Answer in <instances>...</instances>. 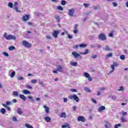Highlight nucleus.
I'll list each match as a JSON object with an SVG mask.
<instances>
[{
	"instance_id": "obj_1",
	"label": "nucleus",
	"mask_w": 128,
	"mask_h": 128,
	"mask_svg": "<svg viewBox=\"0 0 128 128\" xmlns=\"http://www.w3.org/2000/svg\"><path fill=\"white\" fill-rule=\"evenodd\" d=\"M4 36L6 40H14L16 39V38L12 34H8V33L6 32L4 34Z\"/></svg>"
},
{
	"instance_id": "obj_2",
	"label": "nucleus",
	"mask_w": 128,
	"mask_h": 128,
	"mask_svg": "<svg viewBox=\"0 0 128 128\" xmlns=\"http://www.w3.org/2000/svg\"><path fill=\"white\" fill-rule=\"evenodd\" d=\"M68 98H70V100H72L73 98L77 102H78L80 101V98H78V96L76 94H74L73 96L71 95L69 96Z\"/></svg>"
},
{
	"instance_id": "obj_3",
	"label": "nucleus",
	"mask_w": 128,
	"mask_h": 128,
	"mask_svg": "<svg viewBox=\"0 0 128 128\" xmlns=\"http://www.w3.org/2000/svg\"><path fill=\"white\" fill-rule=\"evenodd\" d=\"M98 40H106V36L104 34H100L98 36Z\"/></svg>"
},
{
	"instance_id": "obj_4",
	"label": "nucleus",
	"mask_w": 128,
	"mask_h": 128,
	"mask_svg": "<svg viewBox=\"0 0 128 128\" xmlns=\"http://www.w3.org/2000/svg\"><path fill=\"white\" fill-rule=\"evenodd\" d=\"M22 44L24 46L25 48H30L32 46V44L26 40L22 41Z\"/></svg>"
},
{
	"instance_id": "obj_5",
	"label": "nucleus",
	"mask_w": 128,
	"mask_h": 128,
	"mask_svg": "<svg viewBox=\"0 0 128 128\" xmlns=\"http://www.w3.org/2000/svg\"><path fill=\"white\" fill-rule=\"evenodd\" d=\"M30 20V15L26 14L23 16L22 18V20L24 22H26V20Z\"/></svg>"
},
{
	"instance_id": "obj_6",
	"label": "nucleus",
	"mask_w": 128,
	"mask_h": 128,
	"mask_svg": "<svg viewBox=\"0 0 128 128\" xmlns=\"http://www.w3.org/2000/svg\"><path fill=\"white\" fill-rule=\"evenodd\" d=\"M74 9L71 8L68 10V14L70 16H74Z\"/></svg>"
},
{
	"instance_id": "obj_7",
	"label": "nucleus",
	"mask_w": 128,
	"mask_h": 128,
	"mask_svg": "<svg viewBox=\"0 0 128 128\" xmlns=\"http://www.w3.org/2000/svg\"><path fill=\"white\" fill-rule=\"evenodd\" d=\"M78 122H86V118H84V116H78Z\"/></svg>"
},
{
	"instance_id": "obj_8",
	"label": "nucleus",
	"mask_w": 128,
	"mask_h": 128,
	"mask_svg": "<svg viewBox=\"0 0 128 128\" xmlns=\"http://www.w3.org/2000/svg\"><path fill=\"white\" fill-rule=\"evenodd\" d=\"M72 56H74V58H78L80 56V54L76 52H72Z\"/></svg>"
},
{
	"instance_id": "obj_9",
	"label": "nucleus",
	"mask_w": 128,
	"mask_h": 128,
	"mask_svg": "<svg viewBox=\"0 0 128 128\" xmlns=\"http://www.w3.org/2000/svg\"><path fill=\"white\" fill-rule=\"evenodd\" d=\"M58 31L54 30L52 33V36L55 38H58Z\"/></svg>"
},
{
	"instance_id": "obj_10",
	"label": "nucleus",
	"mask_w": 128,
	"mask_h": 128,
	"mask_svg": "<svg viewBox=\"0 0 128 128\" xmlns=\"http://www.w3.org/2000/svg\"><path fill=\"white\" fill-rule=\"evenodd\" d=\"M22 92L24 94H30V92L26 90H23Z\"/></svg>"
},
{
	"instance_id": "obj_11",
	"label": "nucleus",
	"mask_w": 128,
	"mask_h": 128,
	"mask_svg": "<svg viewBox=\"0 0 128 128\" xmlns=\"http://www.w3.org/2000/svg\"><path fill=\"white\" fill-rule=\"evenodd\" d=\"M19 97L24 102H26V96L24 95L20 94L19 96Z\"/></svg>"
},
{
	"instance_id": "obj_12",
	"label": "nucleus",
	"mask_w": 128,
	"mask_h": 128,
	"mask_svg": "<svg viewBox=\"0 0 128 128\" xmlns=\"http://www.w3.org/2000/svg\"><path fill=\"white\" fill-rule=\"evenodd\" d=\"M57 72H62V67L60 65H58V66L57 69H56Z\"/></svg>"
},
{
	"instance_id": "obj_13",
	"label": "nucleus",
	"mask_w": 128,
	"mask_h": 128,
	"mask_svg": "<svg viewBox=\"0 0 128 128\" xmlns=\"http://www.w3.org/2000/svg\"><path fill=\"white\" fill-rule=\"evenodd\" d=\"M60 118H66V114L64 112H62L60 115Z\"/></svg>"
},
{
	"instance_id": "obj_14",
	"label": "nucleus",
	"mask_w": 128,
	"mask_h": 128,
	"mask_svg": "<svg viewBox=\"0 0 128 128\" xmlns=\"http://www.w3.org/2000/svg\"><path fill=\"white\" fill-rule=\"evenodd\" d=\"M106 110V106H101L98 108V112H102V110Z\"/></svg>"
},
{
	"instance_id": "obj_15",
	"label": "nucleus",
	"mask_w": 128,
	"mask_h": 128,
	"mask_svg": "<svg viewBox=\"0 0 128 128\" xmlns=\"http://www.w3.org/2000/svg\"><path fill=\"white\" fill-rule=\"evenodd\" d=\"M44 120L46 122H50V116H46L44 118Z\"/></svg>"
},
{
	"instance_id": "obj_16",
	"label": "nucleus",
	"mask_w": 128,
	"mask_h": 128,
	"mask_svg": "<svg viewBox=\"0 0 128 128\" xmlns=\"http://www.w3.org/2000/svg\"><path fill=\"white\" fill-rule=\"evenodd\" d=\"M54 18L56 20V22H60V16H58V15H56L54 16Z\"/></svg>"
},
{
	"instance_id": "obj_17",
	"label": "nucleus",
	"mask_w": 128,
	"mask_h": 128,
	"mask_svg": "<svg viewBox=\"0 0 128 128\" xmlns=\"http://www.w3.org/2000/svg\"><path fill=\"white\" fill-rule=\"evenodd\" d=\"M44 108H45V112L46 114H48V112H50V108L46 106H44Z\"/></svg>"
},
{
	"instance_id": "obj_18",
	"label": "nucleus",
	"mask_w": 128,
	"mask_h": 128,
	"mask_svg": "<svg viewBox=\"0 0 128 128\" xmlns=\"http://www.w3.org/2000/svg\"><path fill=\"white\" fill-rule=\"evenodd\" d=\"M70 66H78V62H70Z\"/></svg>"
},
{
	"instance_id": "obj_19",
	"label": "nucleus",
	"mask_w": 128,
	"mask_h": 128,
	"mask_svg": "<svg viewBox=\"0 0 128 128\" xmlns=\"http://www.w3.org/2000/svg\"><path fill=\"white\" fill-rule=\"evenodd\" d=\"M88 50L86 49V50H85L84 52H80V54H88Z\"/></svg>"
},
{
	"instance_id": "obj_20",
	"label": "nucleus",
	"mask_w": 128,
	"mask_h": 128,
	"mask_svg": "<svg viewBox=\"0 0 128 128\" xmlns=\"http://www.w3.org/2000/svg\"><path fill=\"white\" fill-rule=\"evenodd\" d=\"M23 112L22 110V109L20 108H18V114H23Z\"/></svg>"
},
{
	"instance_id": "obj_21",
	"label": "nucleus",
	"mask_w": 128,
	"mask_h": 128,
	"mask_svg": "<svg viewBox=\"0 0 128 128\" xmlns=\"http://www.w3.org/2000/svg\"><path fill=\"white\" fill-rule=\"evenodd\" d=\"M84 76H85V78H88L89 76H90V74L86 72H84Z\"/></svg>"
},
{
	"instance_id": "obj_22",
	"label": "nucleus",
	"mask_w": 128,
	"mask_h": 128,
	"mask_svg": "<svg viewBox=\"0 0 128 128\" xmlns=\"http://www.w3.org/2000/svg\"><path fill=\"white\" fill-rule=\"evenodd\" d=\"M28 98L30 100H31V102H32V104H34V98H32V96H28Z\"/></svg>"
},
{
	"instance_id": "obj_23",
	"label": "nucleus",
	"mask_w": 128,
	"mask_h": 128,
	"mask_svg": "<svg viewBox=\"0 0 128 128\" xmlns=\"http://www.w3.org/2000/svg\"><path fill=\"white\" fill-rule=\"evenodd\" d=\"M12 94V96H18V92L16 91L13 92Z\"/></svg>"
},
{
	"instance_id": "obj_24",
	"label": "nucleus",
	"mask_w": 128,
	"mask_h": 128,
	"mask_svg": "<svg viewBox=\"0 0 128 128\" xmlns=\"http://www.w3.org/2000/svg\"><path fill=\"white\" fill-rule=\"evenodd\" d=\"M25 126L26 128H34L31 125L28 124H25Z\"/></svg>"
},
{
	"instance_id": "obj_25",
	"label": "nucleus",
	"mask_w": 128,
	"mask_h": 128,
	"mask_svg": "<svg viewBox=\"0 0 128 128\" xmlns=\"http://www.w3.org/2000/svg\"><path fill=\"white\" fill-rule=\"evenodd\" d=\"M0 112H2V114H6V109L4 108H2L0 110Z\"/></svg>"
},
{
	"instance_id": "obj_26",
	"label": "nucleus",
	"mask_w": 128,
	"mask_h": 128,
	"mask_svg": "<svg viewBox=\"0 0 128 128\" xmlns=\"http://www.w3.org/2000/svg\"><path fill=\"white\" fill-rule=\"evenodd\" d=\"M16 76V72L13 71V72L11 73V74H10V78H14V76Z\"/></svg>"
},
{
	"instance_id": "obj_27",
	"label": "nucleus",
	"mask_w": 128,
	"mask_h": 128,
	"mask_svg": "<svg viewBox=\"0 0 128 128\" xmlns=\"http://www.w3.org/2000/svg\"><path fill=\"white\" fill-rule=\"evenodd\" d=\"M84 90H86V92H91L90 90V88L88 87H84Z\"/></svg>"
},
{
	"instance_id": "obj_28",
	"label": "nucleus",
	"mask_w": 128,
	"mask_h": 128,
	"mask_svg": "<svg viewBox=\"0 0 128 128\" xmlns=\"http://www.w3.org/2000/svg\"><path fill=\"white\" fill-rule=\"evenodd\" d=\"M9 50H16V47L14 46H11L8 48Z\"/></svg>"
},
{
	"instance_id": "obj_29",
	"label": "nucleus",
	"mask_w": 128,
	"mask_h": 128,
	"mask_svg": "<svg viewBox=\"0 0 128 128\" xmlns=\"http://www.w3.org/2000/svg\"><path fill=\"white\" fill-rule=\"evenodd\" d=\"M111 56H112V54L109 53L108 54L106 55V58H110Z\"/></svg>"
},
{
	"instance_id": "obj_30",
	"label": "nucleus",
	"mask_w": 128,
	"mask_h": 128,
	"mask_svg": "<svg viewBox=\"0 0 128 128\" xmlns=\"http://www.w3.org/2000/svg\"><path fill=\"white\" fill-rule=\"evenodd\" d=\"M26 88H28V90H32V87L30 85H26Z\"/></svg>"
},
{
	"instance_id": "obj_31",
	"label": "nucleus",
	"mask_w": 128,
	"mask_h": 128,
	"mask_svg": "<svg viewBox=\"0 0 128 128\" xmlns=\"http://www.w3.org/2000/svg\"><path fill=\"white\" fill-rule=\"evenodd\" d=\"M105 50H106L107 52H110V46H106Z\"/></svg>"
},
{
	"instance_id": "obj_32",
	"label": "nucleus",
	"mask_w": 128,
	"mask_h": 128,
	"mask_svg": "<svg viewBox=\"0 0 128 128\" xmlns=\"http://www.w3.org/2000/svg\"><path fill=\"white\" fill-rule=\"evenodd\" d=\"M66 2L64 0H62L61 1V4L62 6H66Z\"/></svg>"
},
{
	"instance_id": "obj_33",
	"label": "nucleus",
	"mask_w": 128,
	"mask_h": 128,
	"mask_svg": "<svg viewBox=\"0 0 128 128\" xmlns=\"http://www.w3.org/2000/svg\"><path fill=\"white\" fill-rule=\"evenodd\" d=\"M79 46H80V48H86V44H80L79 45Z\"/></svg>"
},
{
	"instance_id": "obj_34",
	"label": "nucleus",
	"mask_w": 128,
	"mask_h": 128,
	"mask_svg": "<svg viewBox=\"0 0 128 128\" xmlns=\"http://www.w3.org/2000/svg\"><path fill=\"white\" fill-rule=\"evenodd\" d=\"M57 10H64V8L62 6H58Z\"/></svg>"
},
{
	"instance_id": "obj_35",
	"label": "nucleus",
	"mask_w": 128,
	"mask_h": 128,
	"mask_svg": "<svg viewBox=\"0 0 128 128\" xmlns=\"http://www.w3.org/2000/svg\"><path fill=\"white\" fill-rule=\"evenodd\" d=\"M121 122H126V120L124 118V117L121 118Z\"/></svg>"
},
{
	"instance_id": "obj_36",
	"label": "nucleus",
	"mask_w": 128,
	"mask_h": 128,
	"mask_svg": "<svg viewBox=\"0 0 128 128\" xmlns=\"http://www.w3.org/2000/svg\"><path fill=\"white\" fill-rule=\"evenodd\" d=\"M31 82L32 84H36V82H38V80L36 79L32 80Z\"/></svg>"
},
{
	"instance_id": "obj_37",
	"label": "nucleus",
	"mask_w": 128,
	"mask_h": 128,
	"mask_svg": "<svg viewBox=\"0 0 128 128\" xmlns=\"http://www.w3.org/2000/svg\"><path fill=\"white\" fill-rule=\"evenodd\" d=\"M39 84L42 86V87L44 86V82H42L41 80L39 81Z\"/></svg>"
},
{
	"instance_id": "obj_38",
	"label": "nucleus",
	"mask_w": 128,
	"mask_h": 128,
	"mask_svg": "<svg viewBox=\"0 0 128 128\" xmlns=\"http://www.w3.org/2000/svg\"><path fill=\"white\" fill-rule=\"evenodd\" d=\"M120 126H122V125L120 124H118L114 126V128H120Z\"/></svg>"
},
{
	"instance_id": "obj_39",
	"label": "nucleus",
	"mask_w": 128,
	"mask_h": 128,
	"mask_svg": "<svg viewBox=\"0 0 128 128\" xmlns=\"http://www.w3.org/2000/svg\"><path fill=\"white\" fill-rule=\"evenodd\" d=\"M120 60H124L126 58V56L124 54H122L120 56Z\"/></svg>"
},
{
	"instance_id": "obj_40",
	"label": "nucleus",
	"mask_w": 128,
	"mask_h": 128,
	"mask_svg": "<svg viewBox=\"0 0 128 128\" xmlns=\"http://www.w3.org/2000/svg\"><path fill=\"white\" fill-rule=\"evenodd\" d=\"M84 8H88V6H90V4L84 3Z\"/></svg>"
},
{
	"instance_id": "obj_41",
	"label": "nucleus",
	"mask_w": 128,
	"mask_h": 128,
	"mask_svg": "<svg viewBox=\"0 0 128 128\" xmlns=\"http://www.w3.org/2000/svg\"><path fill=\"white\" fill-rule=\"evenodd\" d=\"M111 98H112L114 100H116V96H111Z\"/></svg>"
},
{
	"instance_id": "obj_42",
	"label": "nucleus",
	"mask_w": 128,
	"mask_h": 128,
	"mask_svg": "<svg viewBox=\"0 0 128 128\" xmlns=\"http://www.w3.org/2000/svg\"><path fill=\"white\" fill-rule=\"evenodd\" d=\"M109 36L110 38H112V36H114V32H111L109 34Z\"/></svg>"
},
{
	"instance_id": "obj_43",
	"label": "nucleus",
	"mask_w": 128,
	"mask_h": 128,
	"mask_svg": "<svg viewBox=\"0 0 128 128\" xmlns=\"http://www.w3.org/2000/svg\"><path fill=\"white\" fill-rule=\"evenodd\" d=\"M2 54H4V56H8V54L6 53V52H3Z\"/></svg>"
},
{
	"instance_id": "obj_44",
	"label": "nucleus",
	"mask_w": 128,
	"mask_h": 128,
	"mask_svg": "<svg viewBox=\"0 0 128 128\" xmlns=\"http://www.w3.org/2000/svg\"><path fill=\"white\" fill-rule=\"evenodd\" d=\"M128 113L124 110L122 111V116H126Z\"/></svg>"
},
{
	"instance_id": "obj_45",
	"label": "nucleus",
	"mask_w": 128,
	"mask_h": 128,
	"mask_svg": "<svg viewBox=\"0 0 128 128\" xmlns=\"http://www.w3.org/2000/svg\"><path fill=\"white\" fill-rule=\"evenodd\" d=\"M98 58L97 55H93L91 56V58H93L94 60L95 58Z\"/></svg>"
},
{
	"instance_id": "obj_46",
	"label": "nucleus",
	"mask_w": 128,
	"mask_h": 128,
	"mask_svg": "<svg viewBox=\"0 0 128 128\" xmlns=\"http://www.w3.org/2000/svg\"><path fill=\"white\" fill-rule=\"evenodd\" d=\"M14 10L16 12H20V10H18V7H16Z\"/></svg>"
},
{
	"instance_id": "obj_47",
	"label": "nucleus",
	"mask_w": 128,
	"mask_h": 128,
	"mask_svg": "<svg viewBox=\"0 0 128 128\" xmlns=\"http://www.w3.org/2000/svg\"><path fill=\"white\" fill-rule=\"evenodd\" d=\"M8 6L9 8H12V2H9L8 4Z\"/></svg>"
},
{
	"instance_id": "obj_48",
	"label": "nucleus",
	"mask_w": 128,
	"mask_h": 128,
	"mask_svg": "<svg viewBox=\"0 0 128 128\" xmlns=\"http://www.w3.org/2000/svg\"><path fill=\"white\" fill-rule=\"evenodd\" d=\"M78 24H76L74 26V30H78Z\"/></svg>"
},
{
	"instance_id": "obj_49",
	"label": "nucleus",
	"mask_w": 128,
	"mask_h": 128,
	"mask_svg": "<svg viewBox=\"0 0 128 128\" xmlns=\"http://www.w3.org/2000/svg\"><path fill=\"white\" fill-rule=\"evenodd\" d=\"M46 38H47V40H52V37L50 36H47Z\"/></svg>"
},
{
	"instance_id": "obj_50",
	"label": "nucleus",
	"mask_w": 128,
	"mask_h": 128,
	"mask_svg": "<svg viewBox=\"0 0 128 128\" xmlns=\"http://www.w3.org/2000/svg\"><path fill=\"white\" fill-rule=\"evenodd\" d=\"M100 90H102V91L106 90V88H104V87H102V88H100Z\"/></svg>"
},
{
	"instance_id": "obj_51",
	"label": "nucleus",
	"mask_w": 128,
	"mask_h": 128,
	"mask_svg": "<svg viewBox=\"0 0 128 128\" xmlns=\"http://www.w3.org/2000/svg\"><path fill=\"white\" fill-rule=\"evenodd\" d=\"M6 106H10V104H12V102H6Z\"/></svg>"
},
{
	"instance_id": "obj_52",
	"label": "nucleus",
	"mask_w": 128,
	"mask_h": 128,
	"mask_svg": "<svg viewBox=\"0 0 128 128\" xmlns=\"http://www.w3.org/2000/svg\"><path fill=\"white\" fill-rule=\"evenodd\" d=\"M24 80V77L20 76L18 78V80Z\"/></svg>"
},
{
	"instance_id": "obj_53",
	"label": "nucleus",
	"mask_w": 128,
	"mask_h": 128,
	"mask_svg": "<svg viewBox=\"0 0 128 128\" xmlns=\"http://www.w3.org/2000/svg\"><path fill=\"white\" fill-rule=\"evenodd\" d=\"M68 124L62 126V128H68Z\"/></svg>"
},
{
	"instance_id": "obj_54",
	"label": "nucleus",
	"mask_w": 128,
	"mask_h": 128,
	"mask_svg": "<svg viewBox=\"0 0 128 128\" xmlns=\"http://www.w3.org/2000/svg\"><path fill=\"white\" fill-rule=\"evenodd\" d=\"M113 66H118V64L116 62H114Z\"/></svg>"
},
{
	"instance_id": "obj_55",
	"label": "nucleus",
	"mask_w": 128,
	"mask_h": 128,
	"mask_svg": "<svg viewBox=\"0 0 128 128\" xmlns=\"http://www.w3.org/2000/svg\"><path fill=\"white\" fill-rule=\"evenodd\" d=\"M112 4H113L114 6H118V4L116 2H114L112 3Z\"/></svg>"
},
{
	"instance_id": "obj_56",
	"label": "nucleus",
	"mask_w": 128,
	"mask_h": 128,
	"mask_svg": "<svg viewBox=\"0 0 128 128\" xmlns=\"http://www.w3.org/2000/svg\"><path fill=\"white\" fill-rule=\"evenodd\" d=\"M68 38H70V40L72 39V36L68 34Z\"/></svg>"
},
{
	"instance_id": "obj_57",
	"label": "nucleus",
	"mask_w": 128,
	"mask_h": 128,
	"mask_svg": "<svg viewBox=\"0 0 128 128\" xmlns=\"http://www.w3.org/2000/svg\"><path fill=\"white\" fill-rule=\"evenodd\" d=\"M70 91L72 92H76V89H71Z\"/></svg>"
},
{
	"instance_id": "obj_58",
	"label": "nucleus",
	"mask_w": 128,
	"mask_h": 128,
	"mask_svg": "<svg viewBox=\"0 0 128 128\" xmlns=\"http://www.w3.org/2000/svg\"><path fill=\"white\" fill-rule=\"evenodd\" d=\"M12 102H14V104H16V102H18V100H16V99H13Z\"/></svg>"
},
{
	"instance_id": "obj_59",
	"label": "nucleus",
	"mask_w": 128,
	"mask_h": 128,
	"mask_svg": "<svg viewBox=\"0 0 128 128\" xmlns=\"http://www.w3.org/2000/svg\"><path fill=\"white\" fill-rule=\"evenodd\" d=\"M88 78L89 82H92V77H90V76Z\"/></svg>"
},
{
	"instance_id": "obj_60",
	"label": "nucleus",
	"mask_w": 128,
	"mask_h": 128,
	"mask_svg": "<svg viewBox=\"0 0 128 128\" xmlns=\"http://www.w3.org/2000/svg\"><path fill=\"white\" fill-rule=\"evenodd\" d=\"M110 68L112 69V70H114V66H113L112 64L110 66Z\"/></svg>"
},
{
	"instance_id": "obj_61",
	"label": "nucleus",
	"mask_w": 128,
	"mask_h": 128,
	"mask_svg": "<svg viewBox=\"0 0 128 128\" xmlns=\"http://www.w3.org/2000/svg\"><path fill=\"white\" fill-rule=\"evenodd\" d=\"M12 120H13V122H16V118L13 117L12 118Z\"/></svg>"
},
{
	"instance_id": "obj_62",
	"label": "nucleus",
	"mask_w": 128,
	"mask_h": 128,
	"mask_svg": "<svg viewBox=\"0 0 128 128\" xmlns=\"http://www.w3.org/2000/svg\"><path fill=\"white\" fill-rule=\"evenodd\" d=\"M68 102V98H64V102Z\"/></svg>"
},
{
	"instance_id": "obj_63",
	"label": "nucleus",
	"mask_w": 128,
	"mask_h": 128,
	"mask_svg": "<svg viewBox=\"0 0 128 128\" xmlns=\"http://www.w3.org/2000/svg\"><path fill=\"white\" fill-rule=\"evenodd\" d=\"M78 46H80V45L79 46L78 45H76L75 46H74V48L77 49L78 48Z\"/></svg>"
},
{
	"instance_id": "obj_64",
	"label": "nucleus",
	"mask_w": 128,
	"mask_h": 128,
	"mask_svg": "<svg viewBox=\"0 0 128 128\" xmlns=\"http://www.w3.org/2000/svg\"><path fill=\"white\" fill-rule=\"evenodd\" d=\"M6 110H10V108L9 106H6Z\"/></svg>"
}]
</instances>
